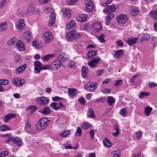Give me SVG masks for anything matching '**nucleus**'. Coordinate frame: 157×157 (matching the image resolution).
I'll return each instance as SVG.
<instances>
[{
  "label": "nucleus",
  "instance_id": "52",
  "mask_svg": "<svg viewBox=\"0 0 157 157\" xmlns=\"http://www.w3.org/2000/svg\"><path fill=\"white\" fill-rule=\"evenodd\" d=\"M104 70L103 69L100 70L95 72V75L96 76H98L101 75L103 73Z\"/></svg>",
  "mask_w": 157,
  "mask_h": 157
},
{
  "label": "nucleus",
  "instance_id": "18",
  "mask_svg": "<svg viewBox=\"0 0 157 157\" xmlns=\"http://www.w3.org/2000/svg\"><path fill=\"white\" fill-rule=\"evenodd\" d=\"M17 48L20 51H24L25 49L24 44L22 43L20 40H18L16 44Z\"/></svg>",
  "mask_w": 157,
  "mask_h": 157
},
{
  "label": "nucleus",
  "instance_id": "6",
  "mask_svg": "<svg viewBox=\"0 0 157 157\" xmlns=\"http://www.w3.org/2000/svg\"><path fill=\"white\" fill-rule=\"evenodd\" d=\"M36 101L38 104L43 106L47 104L48 99L46 97H41L37 98Z\"/></svg>",
  "mask_w": 157,
  "mask_h": 157
},
{
  "label": "nucleus",
  "instance_id": "21",
  "mask_svg": "<svg viewBox=\"0 0 157 157\" xmlns=\"http://www.w3.org/2000/svg\"><path fill=\"white\" fill-rule=\"evenodd\" d=\"M31 129V126L30 125V123L29 122V120L27 119L26 121L25 127V131L28 133H30Z\"/></svg>",
  "mask_w": 157,
  "mask_h": 157
},
{
  "label": "nucleus",
  "instance_id": "61",
  "mask_svg": "<svg viewBox=\"0 0 157 157\" xmlns=\"http://www.w3.org/2000/svg\"><path fill=\"white\" fill-rule=\"evenodd\" d=\"M111 79L110 78H106L105 79V80L102 82V84H107L108 83H109Z\"/></svg>",
  "mask_w": 157,
  "mask_h": 157
},
{
  "label": "nucleus",
  "instance_id": "14",
  "mask_svg": "<svg viewBox=\"0 0 157 157\" xmlns=\"http://www.w3.org/2000/svg\"><path fill=\"white\" fill-rule=\"evenodd\" d=\"M23 36L28 42H30L32 40V36L31 33L30 31L25 32L24 33Z\"/></svg>",
  "mask_w": 157,
  "mask_h": 157
},
{
  "label": "nucleus",
  "instance_id": "44",
  "mask_svg": "<svg viewBox=\"0 0 157 157\" xmlns=\"http://www.w3.org/2000/svg\"><path fill=\"white\" fill-rule=\"evenodd\" d=\"M127 113V109L126 108H124L121 109L120 111V114L121 115L124 116Z\"/></svg>",
  "mask_w": 157,
  "mask_h": 157
},
{
  "label": "nucleus",
  "instance_id": "63",
  "mask_svg": "<svg viewBox=\"0 0 157 157\" xmlns=\"http://www.w3.org/2000/svg\"><path fill=\"white\" fill-rule=\"evenodd\" d=\"M82 129L79 127L77 128V130L76 132V133H78L79 136H80L81 135Z\"/></svg>",
  "mask_w": 157,
  "mask_h": 157
},
{
  "label": "nucleus",
  "instance_id": "11",
  "mask_svg": "<svg viewBox=\"0 0 157 157\" xmlns=\"http://www.w3.org/2000/svg\"><path fill=\"white\" fill-rule=\"evenodd\" d=\"M117 22L118 23L124 24L127 20L128 18L125 14H122L119 15L117 18Z\"/></svg>",
  "mask_w": 157,
  "mask_h": 157
},
{
  "label": "nucleus",
  "instance_id": "45",
  "mask_svg": "<svg viewBox=\"0 0 157 157\" xmlns=\"http://www.w3.org/2000/svg\"><path fill=\"white\" fill-rule=\"evenodd\" d=\"M150 95V93L145 92H141L140 93L139 95V98L141 99L144 98L145 96H149Z\"/></svg>",
  "mask_w": 157,
  "mask_h": 157
},
{
  "label": "nucleus",
  "instance_id": "37",
  "mask_svg": "<svg viewBox=\"0 0 157 157\" xmlns=\"http://www.w3.org/2000/svg\"><path fill=\"white\" fill-rule=\"evenodd\" d=\"M152 109V108L149 106L145 107L144 109V113L145 114L148 116H149Z\"/></svg>",
  "mask_w": 157,
  "mask_h": 157
},
{
  "label": "nucleus",
  "instance_id": "22",
  "mask_svg": "<svg viewBox=\"0 0 157 157\" xmlns=\"http://www.w3.org/2000/svg\"><path fill=\"white\" fill-rule=\"evenodd\" d=\"M26 66L25 64L20 66L17 67L15 70V73L17 74H19L23 72L25 70Z\"/></svg>",
  "mask_w": 157,
  "mask_h": 157
},
{
  "label": "nucleus",
  "instance_id": "13",
  "mask_svg": "<svg viewBox=\"0 0 157 157\" xmlns=\"http://www.w3.org/2000/svg\"><path fill=\"white\" fill-rule=\"evenodd\" d=\"M69 96L71 98H73L76 96L78 91L76 89L72 88H69L68 89Z\"/></svg>",
  "mask_w": 157,
  "mask_h": 157
},
{
  "label": "nucleus",
  "instance_id": "51",
  "mask_svg": "<svg viewBox=\"0 0 157 157\" xmlns=\"http://www.w3.org/2000/svg\"><path fill=\"white\" fill-rule=\"evenodd\" d=\"M56 106H57V110H59V109L62 108L64 105L61 102H55Z\"/></svg>",
  "mask_w": 157,
  "mask_h": 157
},
{
  "label": "nucleus",
  "instance_id": "29",
  "mask_svg": "<svg viewBox=\"0 0 157 157\" xmlns=\"http://www.w3.org/2000/svg\"><path fill=\"white\" fill-rule=\"evenodd\" d=\"M150 17L154 19H157V10L151 11L149 13Z\"/></svg>",
  "mask_w": 157,
  "mask_h": 157
},
{
  "label": "nucleus",
  "instance_id": "36",
  "mask_svg": "<svg viewBox=\"0 0 157 157\" xmlns=\"http://www.w3.org/2000/svg\"><path fill=\"white\" fill-rule=\"evenodd\" d=\"M6 25L7 23L5 22L0 23V31H5L7 28Z\"/></svg>",
  "mask_w": 157,
  "mask_h": 157
},
{
  "label": "nucleus",
  "instance_id": "15",
  "mask_svg": "<svg viewBox=\"0 0 157 157\" xmlns=\"http://www.w3.org/2000/svg\"><path fill=\"white\" fill-rule=\"evenodd\" d=\"M138 40V38L137 37H131L128 38L126 41V42L130 46H131L136 44Z\"/></svg>",
  "mask_w": 157,
  "mask_h": 157
},
{
  "label": "nucleus",
  "instance_id": "62",
  "mask_svg": "<svg viewBox=\"0 0 157 157\" xmlns=\"http://www.w3.org/2000/svg\"><path fill=\"white\" fill-rule=\"evenodd\" d=\"M75 65V63L74 61H70L68 64V66L70 67H74Z\"/></svg>",
  "mask_w": 157,
  "mask_h": 157
},
{
  "label": "nucleus",
  "instance_id": "42",
  "mask_svg": "<svg viewBox=\"0 0 157 157\" xmlns=\"http://www.w3.org/2000/svg\"><path fill=\"white\" fill-rule=\"evenodd\" d=\"M90 127V124L87 122H85L82 125V127L84 129H87Z\"/></svg>",
  "mask_w": 157,
  "mask_h": 157
},
{
  "label": "nucleus",
  "instance_id": "54",
  "mask_svg": "<svg viewBox=\"0 0 157 157\" xmlns=\"http://www.w3.org/2000/svg\"><path fill=\"white\" fill-rule=\"evenodd\" d=\"M136 138L139 139L142 136V132L140 131H138L136 132Z\"/></svg>",
  "mask_w": 157,
  "mask_h": 157
},
{
  "label": "nucleus",
  "instance_id": "20",
  "mask_svg": "<svg viewBox=\"0 0 157 157\" xmlns=\"http://www.w3.org/2000/svg\"><path fill=\"white\" fill-rule=\"evenodd\" d=\"M63 65L61 63V60H58L53 62L52 66L53 68L57 70Z\"/></svg>",
  "mask_w": 157,
  "mask_h": 157
},
{
  "label": "nucleus",
  "instance_id": "64",
  "mask_svg": "<svg viewBox=\"0 0 157 157\" xmlns=\"http://www.w3.org/2000/svg\"><path fill=\"white\" fill-rule=\"evenodd\" d=\"M155 86H157V84L155 83L154 82L149 83V86L150 88L154 87Z\"/></svg>",
  "mask_w": 157,
  "mask_h": 157
},
{
  "label": "nucleus",
  "instance_id": "38",
  "mask_svg": "<svg viewBox=\"0 0 157 157\" xmlns=\"http://www.w3.org/2000/svg\"><path fill=\"white\" fill-rule=\"evenodd\" d=\"M87 15L86 14H84L81 15L78 17V18H79L78 21L80 22H84L86 21L87 19Z\"/></svg>",
  "mask_w": 157,
  "mask_h": 157
},
{
  "label": "nucleus",
  "instance_id": "25",
  "mask_svg": "<svg viewBox=\"0 0 157 157\" xmlns=\"http://www.w3.org/2000/svg\"><path fill=\"white\" fill-rule=\"evenodd\" d=\"M88 67L86 66L82 67V77L85 78L87 77L88 73Z\"/></svg>",
  "mask_w": 157,
  "mask_h": 157
},
{
  "label": "nucleus",
  "instance_id": "12",
  "mask_svg": "<svg viewBox=\"0 0 157 157\" xmlns=\"http://www.w3.org/2000/svg\"><path fill=\"white\" fill-rule=\"evenodd\" d=\"M116 8L114 5L108 6L103 10V12L105 13H108L111 12H113L116 10Z\"/></svg>",
  "mask_w": 157,
  "mask_h": 157
},
{
  "label": "nucleus",
  "instance_id": "40",
  "mask_svg": "<svg viewBox=\"0 0 157 157\" xmlns=\"http://www.w3.org/2000/svg\"><path fill=\"white\" fill-rule=\"evenodd\" d=\"M17 41V39L16 37H14L9 41L7 42V44L9 46H11L13 44Z\"/></svg>",
  "mask_w": 157,
  "mask_h": 157
},
{
  "label": "nucleus",
  "instance_id": "3",
  "mask_svg": "<svg viewBox=\"0 0 157 157\" xmlns=\"http://www.w3.org/2000/svg\"><path fill=\"white\" fill-rule=\"evenodd\" d=\"M100 60L99 57H95L88 61V64L91 68L96 67L98 66Z\"/></svg>",
  "mask_w": 157,
  "mask_h": 157
},
{
  "label": "nucleus",
  "instance_id": "47",
  "mask_svg": "<svg viewBox=\"0 0 157 157\" xmlns=\"http://www.w3.org/2000/svg\"><path fill=\"white\" fill-rule=\"evenodd\" d=\"M50 69V66L49 65H43L41 66V68L40 69V71L42 70H47Z\"/></svg>",
  "mask_w": 157,
  "mask_h": 157
},
{
  "label": "nucleus",
  "instance_id": "27",
  "mask_svg": "<svg viewBox=\"0 0 157 157\" xmlns=\"http://www.w3.org/2000/svg\"><path fill=\"white\" fill-rule=\"evenodd\" d=\"M97 54V51L93 50H89L87 53V57L90 59L94 56Z\"/></svg>",
  "mask_w": 157,
  "mask_h": 157
},
{
  "label": "nucleus",
  "instance_id": "26",
  "mask_svg": "<svg viewBox=\"0 0 157 157\" xmlns=\"http://www.w3.org/2000/svg\"><path fill=\"white\" fill-rule=\"evenodd\" d=\"M87 115L88 117L93 119L95 117L94 112L93 110L91 108L89 109L87 111Z\"/></svg>",
  "mask_w": 157,
  "mask_h": 157
},
{
  "label": "nucleus",
  "instance_id": "2",
  "mask_svg": "<svg viewBox=\"0 0 157 157\" xmlns=\"http://www.w3.org/2000/svg\"><path fill=\"white\" fill-rule=\"evenodd\" d=\"M81 36V35L79 33H76V31L75 30L69 31L66 34L67 39L68 41H72L74 40H76Z\"/></svg>",
  "mask_w": 157,
  "mask_h": 157
},
{
  "label": "nucleus",
  "instance_id": "30",
  "mask_svg": "<svg viewBox=\"0 0 157 157\" xmlns=\"http://www.w3.org/2000/svg\"><path fill=\"white\" fill-rule=\"evenodd\" d=\"M103 142L104 146L107 147H110L112 146V144L110 140L106 138L103 140Z\"/></svg>",
  "mask_w": 157,
  "mask_h": 157
},
{
  "label": "nucleus",
  "instance_id": "10",
  "mask_svg": "<svg viewBox=\"0 0 157 157\" xmlns=\"http://www.w3.org/2000/svg\"><path fill=\"white\" fill-rule=\"evenodd\" d=\"M13 83L15 86H21L24 83V79L20 78H15L12 80Z\"/></svg>",
  "mask_w": 157,
  "mask_h": 157
},
{
  "label": "nucleus",
  "instance_id": "48",
  "mask_svg": "<svg viewBox=\"0 0 157 157\" xmlns=\"http://www.w3.org/2000/svg\"><path fill=\"white\" fill-rule=\"evenodd\" d=\"M100 91L104 94L110 93V90L108 88H105L101 90Z\"/></svg>",
  "mask_w": 157,
  "mask_h": 157
},
{
  "label": "nucleus",
  "instance_id": "59",
  "mask_svg": "<svg viewBox=\"0 0 157 157\" xmlns=\"http://www.w3.org/2000/svg\"><path fill=\"white\" fill-rule=\"evenodd\" d=\"M104 99L102 98H99V99H97V100H95L94 102L95 103H99L100 102H104Z\"/></svg>",
  "mask_w": 157,
  "mask_h": 157
},
{
  "label": "nucleus",
  "instance_id": "58",
  "mask_svg": "<svg viewBox=\"0 0 157 157\" xmlns=\"http://www.w3.org/2000/svg\"><path fill=\"white\" fill-rule=\"evenodd\" d=\"M15 60L16 62H19L20 60V57L19 55H16L14 56Z\"/></svg>",
  "mask_w": 157,
  "mask_h": 157
},
{
  "label": "nucleus",
  "instance_id": "28",
  "mask_svg": "<svg viewBox=\"0 0 157 157\" xmlns=\"http://www.w3.org/2000/svg\"><path fill=\"white\" fill-rule=\"evenodd\" d=\"M55 55L54 54H48L43 56L41 59L43 61H46L49 60L51 58L55 56Z\"/></svg>",
  "mask_w": 157,
  "mask_h": 157
},
{
  "label": "nucleus",
  "instance_id": "60",
  "mask_svg": "<svg viewBox=\"0 0 157 157\" xmlns=\"http://www.w3.org/2000/svg\"><path fill=\"white\" fill-rule=\"evenodd\" d=\"M95 132V131L94 129H90V132L89 134L91 136V138H93V137L94 136V134Z\"/></svg>",
  "mask_w": 157,
  "mask_h": 157
},
{
  "label": "nucleus",
  "instance_id": "49",
  "mask_svg": "<svg viewBox=\"0 0 157 157\" xmlns=\"http://www.w3.org/2000/svg\"><path fill=\"white\" fill-rule=\"evenodd\" d=\"M115 130H116V132H115L113 133V135L116 137H117L119 134V128L116 127L115 128Z\"/></svg>",
  "mask_w": 157,
  "mask_h": 157
},
{
  "label": "nucleus",
  "instance_id": "46",
  "mask_svg": "<svg viewBox=\"0 0 157 157\" xmlns=\"http://www.w3.org/2000/svg\"><path fill=\"white\" fill-rule=\"evenodd\" d=\"M27 109H28L30 110L31 113H33L36 110V107L34 105H31L27 107Z\"/></svg>",
  "mask_w": 157,
  "mask_h": 157
},
{
  "label": "nucleus",
  "instance_id": "4",
  "mask_svg": "<svg viewBox=\"0 0 157 157\" xmlns=\"http://www.w3.org/2000/svg\"><path fill=\"white\" fill-rule=\"evenodd\" d=\"M103 26L100 22H95L93 24L91 27V29L94 33H98L102 29Z\"/></svg>",
  "mask_w": 157,
  "mask_h": 157
},
{
  "label": "nucleus",
  "instance_id": "31",
  "mask_svg": "<svg viewBox=\"0 0 157 157\" xmlns=\"http://www.w3.org/2000/svg\"><path fill=\"white\" fill-rule=\"evenodd\" d=\"M115 100L112 96H109L107 98V102L110 106L114 105Z\"/></svg>",
  "mask_w": 157,
  "mask_h": 157
},
{
  "label": "nucleus",
  "instance_id": "8",
  "mask_svg": "<svg viewBox=\"0 0 157 157\" xmlns=\"http://www.w3.org/2000/svg\"><path fill=\"white\" fill-rule=\"evenodd\" d=\"M86 11L87 12H91L94 8V6L92 1L90 0H86Z\"/></svg>",
  "mask_w": 157,
  "mask_h": 157
},
{
  "label": "nucleus",
  "instance_id": "34",
  "mask_svg": "<svg viewBox=\"0 0 157 157\" xmlns=\"http://www.w3.org/2000/svg\"><path fill=\"white\" fill-rule=\"evenodd\" d=\"M50 111L51 110L49 107L45 106L44 107V109L41 111V113L44 115H45L50 113Z\"/></svg>",
  "mask_w": 157,
  "mask_h": 157
},
{
  "label": "nucleus",
  "instance_id": "32",
  "mask_svg": "<svg viewBox=\"0 0 157 157\" xmlns=\"http://www.w3.org/2000/svg\"><path fill=\"white\" fill-rule=\"evenodd\" d=\"M51 20L49 21L48 25L50 26L52 25L55 22V14L54 13H51Z\"/></svg>",
  "mask_w": 157,
  "mask_h": 157
},
{
  "label": "nucleus",
  "instance_id": "50",
  "mask_svg": "<svg viewBox=\"0 0 157 157\" xmlns=\"http://www.w3.org/2000/svg\"><path fill=\"white\" fill-rule=\"evenodd\" d=\"M123 83V81L122 80H116L114 86H118L122 84Z\"/></svg>",
  "mask_w": 157,
  "mask_h": 157
},
{
  "label": "nucleus",
  "instance_id": "33",
  "mask_svg": "<svg viewBox=\"0 0 157 157\" xmlns=\"http://www.w3.org/2000/svg\"><path fill=\"white\" fill-rule=\"evenodd\" d=\"M32 44L33 46L35 48H40L42 46L39 42L37 40H34L33 41Z\"/></svg>",
  "mask_w": 157,
  "mask_h": 157
},
{
  "label": "nucleus",
  "instance_id": "16",
  "mask_svg": "<svg viewBox=\"0 0 157 157\" xmlns=\"http://www.w3.org/2000/svg\"><path fill=\"white\" fill-rule=\"evenodd\" d=\"M34 71L35 73H39L40 72V69L41 68V63L39 61L37 60L34 62Z\"/></svg>",
  "mask_w": 157,
  "mask_h": 157
},
{
  "label": "nucleus",
  "instance_id": "55",
  "mask_svg": "<svg viewBox=\"0 0 157 157\" xmlns=\"http://www.w3.org/2000/svg\"><path fill=\"white\" fill-rule=\"evenodd\" d=\"M104 34H102L101 36H98V39L101 42H104L105 41L104 38Z\"/></svg>",
  "mask_w": 157,
  "mask_h": 157
},
{
  "label": "nucleus",
  "instance_id": "57",
  "mask_svg": "<svg viewBox=\"0 0 157 157\" xmlns=\"http://www.w3.org/2000/svg\"><path fill=\"white\" fill-rule=\"evenodd\" d=\"M6 0H1L0 2V7L4 6L6 4Z\"/></svg>",
  "mask_w": 157,
  "mask_h": 157
},
{
  "label": "nucleus",
  "instance_id": "41",
  "mask_svg": "<svg viewBox=\"0 0 157 157\" xmlns=\"http://www.w3.org/2000/svg\"><path fill=\"white\" fill-rule=\"evenodd\" d=\"M70 131L68 130H66L60 134V136L63 137H67L70 134Z\"/></svg>",
  "mask_w": 157,
  "mask_h": 157
},
{
  "label": "nucleus",
  "instance_id": "23",
  "mask_svg": "<svg viewBox=\"0 0 157 157\" xmlns=\"http://www.w3.org/2000/svg\"><path fill=\"white\" fill-rule=\"evenodd\" d=\"M18 24L16 25L17 28L20 30L22 29L25 25L24 20L22 19H19L18 20Z\"/></svg>",
  "mask_w": 157,
  "mask_h": 157
},
{
  "label": "nucleus",
  "instance_id": "53",
  "mask_svg": "<svg viewBox=\"0 0 157 157\" xmlns=\"http://www.w3.org/2000/svg\"><path fill=\"white\" fill-rule=\"evenodd\" d=\"M65 148L66 149H76L77 148V147H73L70 144L67 145L65 146Z\"/></svg>",
  "mask_w": 157,
  "mask_h": 157
},
{
  "label": "nucleus",
  "instance_id": "56",
  "mask_svg": "<svg viewBox=\"0 0 157 157\" xmlns=\"http://www.w3.org/2000/svg\"><path fill=\"white\" fill-rule=\"evenodd\" d=\"M50 106L52 109L55 110H57V106H56L55 102L52 103L50 104Z\"/></svg>",
  "mask_w": 157,
  "mask_h": 157
},
{
  "label": "nucleus",
  "instance_id": "39",
  "mask_svg": "<svg viewBox=\"0 0 157 157\" xmlns=\"http://www.w3.org/2000/svg\"><path fill=\"white\" fill-rule=\"evenodd\" d=\"M112 157H120L121 154L119 150H116L112 152Z\"/></svg>",
  "mask_w": 157,
  "mask_h": 157
},
{
  "label": "nucleus",
  "instance_id": "35",
  "mask_svg": "<svg viewBox=\"0 0 157 157\" xmlns=\"http://www.w3.org/2000/svg\"><path fill=\"white\" fill-rule=\"evenodd\" d=\"M150 38V35L147 33L143 35L141 40L139 42L149 40Z\"/></svg>",
  "mask_w": 157,
  "mask_h": 157
},
{
  "label": "nucleus",
  "instance_id": "24",
  "mask_svg": "<svg viewBox=\"0 0 157 157\" xmlns=\"http://www.w3.org/2000/svg\"><path fill=\"white\" fill-rule=\"evenodd\" d=\"M123 54V51L122 50L115 51L114 52L113 56L115 58H120Z\"/></svg>",
  "mask_w": 157,
  "mask_h": 157
},
{
  "label": "nucleus",
  "instance_id": "7",
  "mask_svg": "<svg viewBox=\"0 0 157 157\" xmlns=\"http://www.w3.org/2000/svg\"><path fill=\"white\" fill-rule=\"evenodd\" d=\"M44 42L46 44L49 43L53 38L52 34L50 31L45 32L44 34Z\"/></svg>",
  "mask_w": 157,
  "mask_h": 157
},
{
  "label": "nucleus",
  "instance_id": "1",
  "mask_svg": "<svg viewBox=\"0 0 157 157\" xmlns=\"http://www.w3.org/2000/svg\"><path fill=\"white\" fill-rule=\"evenodd\" d=\"M49 121L47 117H44L40 119L36 124V128L38 130H42L45 129L49 124Z\"/></svg>",
  "mask_w": 157,
  "mask_h": 157
},
{
  "label": "nucleus",
  "instance_id": "5",
  "mask_svg": "<svg viewBox=\"0 0 157 157\" xmlns=\"http://www.w3.org/2000/svg\"><path fill=\"white\" fill-rule=\"evenodd\" d=\"M98 84L96 82L87 83L84 86L85 89L87 91H92L97 88Z\"/></svg>",
  "mask_w": 157,
  "mask_h": 157
},
{
  "label": "nucleus",
  "instance_id": "43",
  "mask_svg": "<svg viewBox=\"0 0 157 157\" xmlns=\"http://www.w3.org/2000/svg\"><path fill=\"white\" fill-rule=\"evenodd\" d=\"M132 15L134 16L138 14L139 13L138 8H134L131 11Z\"/></svg>",
  "mask_w": 157,
  "mask_h": 157
},
{
  "label": "nucleus",
  "instance_id": "9",
  "mask_svg": "<svg viewBox=\"0 0 157 157\" xmlns=\"http://www.w3.org/2000/svg\"><path fill=\"white\" fill-rule=\"evenodd\" d=\"M11 140L13 143L18 146L20 147L22 144V141L21 139L18 137H11Z\"/></svg>",
  "mask_w": 157,
  "mask_h": 157
},
{
  "label": "nucleus",
  "instance_id": "19",
  "mask_svg": "<svg viewBox=\"0 0 157 157\" xmlns=\"http://www.w3.org/2000/svg\"><path fill=\"white\" fill-rule=\"evenodd\" d=\"M16 115L14 113H9L6 114L4 118L3 119V121L6 123L10 119L15 117Z\"/></svg>",
  "mask_w": 157,
  "mask_h": 157
},
{
  "label": "nucleus",
  "instance_id": "17",
  "mask_svg": "<svg viewBox=\"0 0 157 157\" xmlns=\"http://www.w3.org/2000/svg\"><path fill=\"white\" fill-rule=\"evenodd\" d=\"M61 11L64 17H69L71 16V10L69 9L63 8L61 9Z\"/></svg>",
  "mask_w": 157,
  "mask_h": 157
}]
</instances>
